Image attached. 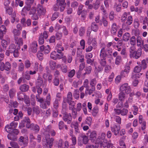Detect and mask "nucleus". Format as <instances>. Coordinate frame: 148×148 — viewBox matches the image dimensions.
I'll return each mask as SVG.
<instances>
[{"instance_id":"nucleus-49","label":"nucleus","mask_w":148,"mask_h":148,"mask_svg":"<svg viewBox=\"0 0 148 148\" xmlns=\"http://www.w3.org/2000/svg\"><path fill=\"white\" fill-rule=\"evenodd\" d=\"M75 74V70L74 69H73L69 72L68 76L69 77L72 78L74 76Z\"/></svg>"},{"instance_id":"nucleus-52","label":"nucleus","mask_w":148,"mask_h":148,"mask_svg":"<svg viewBox=\"0 0 148 148\" xmlns=\"http://www.w3.org/2000/svg\"><path fill=\"white\" fill-rule=\"evenodd\" d=\"M82 138H83V143L84 144H86L88 143V137L84 135L82 136Z\"/></svg>"},{"instance_id":"nucleus-42","label":"nucleus","mask_w":148,"mask_h":148,"mask_svg":"<svg viewBox=\"0 0 148 148\" xmlns=\"http://www.w3.org/2000/svg\"><path fill=\"white\" fill-rule=\"evenodd\" d=\"M86 73H84V74H90L92 70L91 67L90 66H88L86 68Z\"/></svg>"},{"instance_id":"nucleus-10","label":"nucleus","mask_w":148,"mask_h":148,"mask_svg":"<svg viewBox=\"0 0 148 148\" xmlns=\"http://www.w3.org/2000/svg\"><path fill=\"white\" fill-rule=\"evenodd\" d=\"M87 135L89 140L92 141L93 142L96 139L97 134L95 131H93L91 132H90L89 130V132L87 133Z\"/></svg>"},{"instance_id":"nucleus-50","label":"nucleus","mask_w":148,"mask_h":148,"mask_svg":"<svg viewBox=\"0 0 148 148\" xmlns=\"http://www.w3.org/2000/svg\"><path fill=\"white\" fill-rule=\"evenodd\" d=\"M58 13L55 12L51 18V21H53L55 20L58 16Z\"/></svg>"},{"instance_id":"nucleus-30","label":"nucleus","mask_w":148,"mask_h":148,"mask_svg":"<svg viewBox=\"0 0 148 148\" xmlns=\"http://www.w3.org/2000/svg\"><path fill=\"white\" fill-rule=\"evenodd\" d=\"M26 95H25L23 93L20 92L17 95L18 98L19 100L23 101Z\"/></svg>"},{"instance_id":"nucleus-62","label":"nucleus","mask_w":148,"mask_h":148,"mask_svg":"<svg viewBox=\"0 0 148 148\" xmlns=\"http://www.w3.org/2000/svg\"><path fill=\"white\" fill-rule=\"evenodd\" d=\"M87 59L86 62L87 63L89 64H90L91 65H92L93 63L94 62L95 60L93 59H91L90 58H86Z\"/></svg>"},{"instance_id":"nucleus-7","label":"nucleus","mask_w":148,"mask_h":148,"mask_svg":"<svg viewBox=\"0 0 148 148\" xmlns=\"http://www.w3.org/2000/svg\"><path fill=\"white\" fill-rule=\"evenodd\" d=\"M28 140L27 137H24L21 136L18 139V142L21 146L23 145L24 147H26L27 145Z\"/></svg>"},{"instance_id":"nucleus-39","label":"nucleus","mask_w":148,"mask_h":148,"mask_svg":"<svg viewBox=\"0 0 148 148\" xmlns=\"http://www.w3.org/2000/svg\"><path fill=\"white\" fill-rule=\"evenodd\" d=\"M140 66L143 69H145L147 66V65L146 63V61L145 60H143L141 62V64Z\"/></svg>"},{"instance_id":"nucleus-14","label":"nucleus","mask_w":148,"mask_h":148,"mask_svg":"<svg viewBox=\"0 0 148 148\" xmlns=\"http://www.w3.org/2000/svg\"><path fill=\"white\" fill-rule=\"evenodd\" d=\"M34 1V0H26L25 3L27 6L25 7L23 9H25L28 11H29L31 8V5L33 3Z\"/></svg>"},{"instance_id":"nucleus-46","label":"nucleus","mask_w":148,"mask_h":148,"mask_svg":"<svg viewBox=\"0 0 148 148\" xmlns=\"http://www.w3.org/2000/svg\"><path fill=\"white\" fill-rule=\"evenodd\" d=\"M1 44L3 49H5L6 48L8 45L7 42L5 40H2L1 42Z\"/></svg>"},{"instance_id":"nucleus-41","label":"nucleus","mask_w":148,"mask_h":148,"mask_svg":"<svg viewBox=\"0 0 148 148\" xmlns=\"http://www.w3.org/2000/svg\"><path fill=\"white\" fill-rule=\"evenodd\" d=\"M10 145L14 148H19L18 144L16 142H11L10 143Z\"/></svg>"},{"instance_id":"nucleus-63","label":"nucleus","mask_w":148,"mask_h":148,"mask_svg":"<svg viewBox=\"0 0 148 148\" xmlns=\"http://www.w3.org/2000/svg\"><path fill=\"white\" fill-rule=\"evenodd\" d=\"M64 123L63 121H61L59 123V127L60 130L62 129L64 127Z\"/></svg>"},{"instance_id":"nucleus-58","label":"nucleus","mask_w":148,"mask_h":148,"mask_svg":"<svg viewBox=\"0 0 148 148\" xmlns=\"http://www.w3.org/2000/svg\"><path fill=\"white\" fill-rule=\"evenodd\" d=\"M36 9L35 7H33L30 10V12L29 13V14L30 15L36 13Z\"/></svg>"},{"instance_id":"nucleus-23","label":"nucleus","mask_w":148,"mask_h":148,"mask_svg":"<svg viewBox=\"0 0 148 148\" xmlns=\"http://www.w3.org/2000/svg\"><path fill=\"white\" fill-rule=\"evenodd\" d=\"M117 31V27L116 24L113 23L112 25V27L111 30V32L112 34H115Z\"/></svg>"},{"instance_id":"nucleus-8","label":"nucleus","mask_w":148,"mask_h":148,"mask_svg":"<svg viewBox=\"0 0 148 148\" xmlns=\"http://www.w3.org/2000/svg\"><path fill=\"white\" fill-rule=\"evenodd\" d=\"M120 91L123 92H125L126 94L129 93L131 91V89L129 86H128V84L125 83L123 84L120 87Z\"/></svg>"},{"instance_id":"nucleus-27","label":"nucleus","mask_w":148,"mask_h":148,"mask_svg":"<svg viewBox=\"0 0 148 148\" xmlns=\"http://www.w3.org/2000/svg\"><path fill=\"white\" fill-rule=\"evenodd\" d=\"M14 128L12 127L10 125L6 126L5 128V131L9 133L12 132V131L13 130Z\"/></svg>"},{"instance_id":"nucleus-24","label":"nucleus","mask_w":148,"mask_h":148,"mask_svg":"<svg viewBox=\"0 0 148 148\" xmlns=\"http://www.w3.org/2000/svg\"><path fill=\"white\" fill-rule=\"evenodd\" d=\"M136 40L137 42V45L138 46H140L141 44L143 45V40H142L140 36H138L136 39Z\"/></svg>"},{"instance_id":"nucleus-26","label":"nucleus","mask_w":148,"mask_h":148,"mask_svg":"<svg viewBox=\"0 0 148 148\" xmlns=\"http://www.w3.org/2000/svg\"><path fill=\"white\" fill-rule=\"evenodd\" d=\"M133 18L132 16H130L127 17V21L126 23L127 25H131L132 23Z\"/></svg>"},{"instance_id":"nucleus-54","label":"nucleus","mask_w":148,"mask_h":148,"mask_svg":"<svg viewBox=\"0 0 148 148\" xmlns=\"http://www.w3.org/2000/svg\"><path fill=\"white\" fill-rule=\"evenodd\" d=\"M51 98L50 95H48L46 97L45 102L47 103V105L48 106H50V104Z\"/></svg>"},{"instance_id":"nucleus-53","label":"nucleus","mask_w":148,"mask_h":148,"mask_svg":"<svg viewBox=\"0 0 148 148\" xmlns=\"http://www.w3.org/2000/svg\"><path fill=\"white\" fill-rule=\"evenodd\" d=\"M9 95L10 98L13 97L15 95V91L14 89H12L9 91Z\"/></svg>"},{"instance_id":"nucleus-5","label":"nucleus","mask_w":148,"mask_h":148,"mask_svg":"<svg viewBox=\"0 0 148 148\" xmlns=\"http://www.w3.org/2000/svg\"><path fill=\"white\" fill-rule=\"evenodd\" d=\"M11 69V65L10 63L8 62H6L5 63L3 62H2L1 64H0V70L3 71L4 70L7 71H10Z\"/></svg>"},{"instance_id":"nucleus-55","label":"nucleus","mask_w":148,"mask_h":148,"mask_svg":"<svg viewBox=\"0 0 148 148\" xmlns=\"http://www.w3.org/2000/svg\"><path fill=\"white\" fill-rule=\"evenodd\" d=\"M127 13L124 12L121 17V21L123 22H125L127 17Z\"/></svg>"},{"instance_id":"nucleus-35","label":"nucleus","mask_w":148,"mask_h":148,"mask_svg":"<svg viewBox=\"0 0 148 148\" xmlns=\"http://www.w3.org/2000/svg\"><path fill=\"white\" fill-rule=\"evenodd\" d=\"M106 59L100 58L99 60L100 61V63L101 65L103 67L105 66L106 64Z\"/></svg>"},{"instance_id":"nucleus-9","label":"nucleus","mask_w":148,"mask_h":148,"mask_svg":"<svg viewBox=\"0 0 148 148\" xmlns=\"http://www.w3.org/2000/svg\"><path fill=\"white\" fill-rule=\"evenodd\" d=\"M39 95L36 96V98L37 101L40 103V106L43 109H46L47 108V105L45 102H44V100L42 98L39 97Z\"/></svg>"},{"instance_id":"nucleus-44","label":"nucleus","mask_w":148,"mask_h":148,"mask_svg":"<svg viewBox=\"0 0 148 148\" xmlns=\"http://www.w3.org/2000/svg\"><path fill=\"white\" fill-rule=\"evenodd\" d=\"M141 67L140 66H136L134 69V72L139 73L141 70Z\"/></svg>"},{"instance_id":"nucleus-16","label":"nucleus","mask_w":148,"mask_h":148,"mask_svg":"<svg viewBox=\"0 0 148 148\" xmlns=\"http://www.w3.org/2000/svg\"><path fill=\"white\" fill-rule=\"evenodd\" d=\"M107 54L105 50V48L103 47L100 52V58L106 59Z\"/></svg>"},{"instance_id":"nucleus-13","label":"nucleus","mask_w":148,"mask_h":148,"mask_svg":"<svg viewBox=\"0 0 148 148\" xmlns=\"http://www.w3.org/2000/svg\"><path fill=\"white\" fill-rule=\"evenodd\" d=\"M111 130L114 133L115 135H116L118 134L120 130V126L119 125H115L111 127Z\"/></svg>"},{"instance_id":"nucleus-11","label":"nucleus","mask_w":148,"mask_h":148,"mask_svg":"<svg viewBox=\"0 0 148 148\" xmlns=\"http://www.w3.org/2000/svg\"><path fill=\"white\" fill-rule=\"evenodd\" d=\"M62 55L59 54L56 52V51H53L50 55V57L54 60H56L57 59H60L62 58Z\"/></svg>"},{"instance_id":"nucleus-32","label":"nucleus","mask_w":148,"mask_h":148,"mask_svg":"<svg viewBox=\"0 0 148 148\" xmlns=\"http://www.w3.org/2000/svg\"><path fill=\"white\" fill-rule=\"evenodd\" d=\"M72 100V95L71 92H69L67 97V101L68 103H69Z\"/></svg>"},{"instance_id":"nucleus-57","label":"nucleus","mask_w":148,"mask_h":148,"mask_svg":"<svg viewBox=\"0 0 148 148\" xmlns=\"http://www.w3.org/2000/svg\"><path fill=\"white\" fill-rule=\"evenodd\" d=\"M100 21L103 22V25L104 26L106 27L108 26V22L106 20L105 18L103 17H102V19L100 20Z\"/></svg>"},{"instance_id":"nucleus-47","label":"nucleus","mask_w":148,"mask_h":148,"mask_svg":"<svg viewBox=\"0 0 148 148\" xmlns=\"http://www.w3.org/2000/svg\"><path fill=\"white\" fill-rule=\"evenodd\" d=\"M50 49L49 46V45H47L45 47L44 50V53L47 54L50 51Z\"/></svg>"},{"instance_id":"nucleus-4","label":"nucleus","mask_w":148,"mask_h":148,"mask_svg":"<svg viewBox=\"0 0 148 148\" xmlns=\"http://www.w3.org/2000/svg\"><path fill=\"white\" fill-rule=\"evenodd\" d=\"M16 47L15 45L12 44L10 45L8 50L10 51V53H13L14 56L15 57H17L18 56V50L19 49H17V48L16 49Z\"/></svg>"},{"instance_id":"nucleus-37","label":"nucleus","mask_w":148,"mask_h":148,"mask_svg":"<svg viewBox=\"0 0 148 148\" xmlns=\"http://www.w3.org/2000/svg\"><path fill=\"white\" fill-rule=\"evenodd\" d=\"M29 71H27L25 72V75H23L22 77H24V79L26 80H29L30 79V76L28 74Z\"/></svg>"},{"instance_id":"nucleus-40","label":"nucleus","mask_w":148,"mask_h":148,"mask_svg":"<svg viewBox=\"0 0 148 148\" xmlns=\"http://www.w3.org/2000/svg\"><path fill=\"white\" fill-rule=\"evenodd\" d=\"M87 13L86 11L84 10H83L81 12V17L82 20L84 21L86 18V15Z\"/></svg>"},{"instance_id":"nucleus-60","label":"nucleus","mask_w":148,"mask_h":148,"mask_svg":"<svg viewBox=\"0 0 148 148\" xmlns=\"http://www.w3.org/2000/svg\"><path fill=\"white\" fill-rule=\"evenodd\" d=\"M92 121V119L91 117H88L86 120V124L90 125H91Z\"/></svg>"},{"instance_id":"nucleus-22","label":"nucleus","mask_w":148,"mask_h":148,"mask_svg":"<svg viewBox=\"0 0 148 148\" xmlns=\"http://www.w3.org/2000/svg\"><path fill=\"white\" fill-rule=\"evenodd\" d=\"M130 37V34L128 32L125 33L123 37V40L124 41H127L129 40Z\"/></svg>"},{"instance_id":"nucleus-59","label":"nucleus","mask_w":148,"mask_h":148,"mask_svg":"<svg viewBox=\"0 0 148 148\" xmlns=\"http://www.w3.org/2000/svg\"><path fill=\"white\" fill-rule=\"evenodd\" d=\"M22 81L23 83H25L26 82V80L24 79V77L22 76L18 79L17 83L18 84H20Z\"/></svg>"},{"instance_id":"nucleus-33","label":"nucleus","mask_w":148,"mask_h":148,"mask_svg":"<svg viewBox=\"0 0 148 148\" xmlns=\"http://www.w3.org/2000/svg\"><path fill=\"white\" fill-rule=\"evenodd\" d=\"M49 64L50 65L51 69L52 70H53L56 65V63L53 61H51L49 62Z\"/></svg>"},{"instance_id":"nucleus-34","label":"nucleus","mask_w":148,"mask_h":148,"mask_svg":"<svg viewBox=\"0 0 148 148\" xmlns=\"http://www.w3.org/2000/svg\"><path fill=\"white\" fill-rule=\"evenodd\" d=\"M12 32L14 36H19L21 34L20 31L16 29H14Z\"/></svg>"},{"instance_id":"nucleus-56","label":"nucleus","mask_w":148,"mask_h":148,"mask_svg":"<svg viewBox=\"0 0 148 148\" xmlns=\"http://www.w3.org/2000/svg\"><path fill=\"white\" fill-rule=\"evenodd\" d=\"M25 102L27 106H29L30 105V101L29 98L28 97H27L26 95L24 98Z\"/></svg>"},{"instance_id":"nucleus-19","label":"nucleus","mask_w":148,"mask_h":148,"mask_svg":"<svg viewBox=\"0 0 148 148\" xmlns=\"http://www.w3.org/2000/svg\"><path fill=\"white\" fill-rule=\"evenodd\" d=\"M7 137L9 139L13 141H15L17 139V136L13 134L12 132L9 133Z\"/></svg>"},{"instance_id":"nucleus-38","label":"nucleus","mask_w":148,"mask_h":148,"mask_svg":"<svg viewBox=\"0 0 148 148\" xmlns=\"http://www.w3.org/2000/svg\"><path fill=\"white\" fill-rule=\"evenodd\" d=\"M122 59L121 56H117L115 60V64L117 65H119Z\"/></svg>"},{"instance_id":"nucleus-3","label":"nucleus","mask_w":148,"mask_h":148,"mask_svg":"<svg viewBox=\"0 0 148 148\" xmlns=\"http://www.w3.org/2000/svg\"><path fill=\"white\" fill-rule=\"evenodd\" d=\"M62 114L63 120L65 122H66L68 124H70L72 121L71 114L70 113L68 114L66 112L64 109H62Z\"/></svg>"},{"instance_id":"nucleus-36","label":"nucleus","mask_w":148,"mask_h":148,"mask_svg":"<svg viewBox=\"0 0 148 148\" xmlns=\"http://www.w3.org/2000/svg\"><path fill=\"white\" fill-rule=\"evenodd\" d=\"M39 43L40 45H42L44 43V39L43 37L42 33H41L40 36L39 38Z\"/></svg>"},{"instance_id":"nucleus-29","label":"nucleus","mask_w":148,"mask_h":148,"mask_svg":"<svg viewBox=\"0 0 148 148\" xmlns=\"http://www.w3.org/2000/svg\"><path fill=\"white\" fill-rule=\"evenodd\" d=\"M88 79H86L85 80L84 83V87L86 88V90L85 94H87L86 93V91H88V88H89V86L88 85Z\"/></svg>"},{"instance_id":"nucleus-2","label":"nucleus","mask_w":148,"mask_h":148,"mask_svg":"<svg viewBox=\"0 0 148 148\" xmlns=\"http://www.w3.org/2000/svg\"><path fill=\"white\" fill-rule=\"evenodd\" d=\"M135 48L133 46L130 47L129 50L130 56L136 59H138L141 56L142 53L141 49L139 48L137 51L135 50Z\"/></svg>"},{"instance_id":"nucleus-25","label":"nucleus","mask_w":148,"mask_h":148,"mask_svg":"<svg viewBox=\"0 0 148 148\" xmlns=\"http://www.w3.org/2000/svg\"><path fill=\"white\" fill-rule=\"evenodd\" d=\"M100 4V2L99 0H97L95 3L93 4V8L95 10H97L99 7Z\"/></svg>"},{"instance_id":"nucleus-20","label":"nucleus","mask_w":148,"mask_h":148,"mask_svg":"<svg viewBox=\"0 0 148 148\" xmlns=\"http://www.w3.org/2000/svg\"><path fill=\"white\" fill-rule=\"evenodd\" d=\"M29 86L28 85L25 84L19 87V89L22 92H26L29 90Z\"/></svg>"},{"instance_id":"nucleus-18","label":"nucleus","mask_w":148,"mask_h":148,"mask_svg":"<svg viewBox=\"0 0 148 148\" xmlns=\"http://www.w3.org/2000/svg\"><path fill=\"white\" fill-rule=\"evenodd\" d=\"M43 80L42 79L41 77H38L36 83V87H40L43 86Z\"/></svg>"},{"instance_id":"nucleus-1","label":"nucleus","mask_w":148,"mask_h":148,"mask_svg":"<svg viewBox=\"0 0 148 148\" xmlns=\"http://www.w3.org/2000/svg\"><path fill=\"white\" fill-rule=\"evenodd\" d=\"M25 126L27 128H31L36 133H38L40 130L39 126L37 125H34L33 123H30V120L28 117H25L22 121L19 126L20 127H23Z\"/></svg>"},{"instance_id":"nucleus-43","label":"nucleus","mask_w":148,"mask_h":148,"mask_svg":"<svg viewBox=\"0 0 148 148\" xmlns=\"http://www.w3.org/2000/svg\"><path fill=\"white\" fill-rule=\"evenodd\" d=\"M103 69L101 67L99 66L97 67L95 66V73L98 74V73L102 70Z\"/></svg>"},{"instance_id":"nucleus-17","label":"nucleus","mask_w":148,"mask_h":148,"mask_svg":"<svg viewBox=\"0 0 148 148\" xmlns=\"http://www.w3.org/2000/svg\"><path fill=\"white\" fill-rule=\"evenodd\" d=\"M119 99L121 101H124L127 98V97L124 92L120 91L119 94Z\"/></svg>"},{"instance_id":"nucleus-12","label":"nucleus","mask_w":148,"mask_h":148,"mask_svg":"<svg viewBox=\"0 0 148 148\" xmlns=\"http://www.w3.org/2000/svg\"><path fill=\"white\" fill-rule=\"evenodd\" d=\"M37 10L39 15H44L46 12V10L40 4L38 5Z\"/></svg>"},{"instance_id":"nucleus-64","label":"nucleus","mask_w":148,"mask_h":148,"mask_svg":"<svg viewBox=\"0 0 148 148\" xmlns=\"http://www.w3.org/2000/svg\"><path fill=\"white\" fill-rule=\"evenodd\" d=\"M25 66L27 68H29L31 65L30 62L28 60H27L25 62Z\"/></svg>"},{"instance_id":"nucleus-51","label":"nucleus","mask_w":148,"mask_h":148,"mask_svg":"<svg viewBox=\"0 0 148 148\" xmlns=\"http://www.w3.org/2000/svg\"><path fill=\"white\" fill-rule=\"evenodd\" d=\"M56 36L57 40H60L62 36V33L58 32L56 33Z\"/></svg>"},{"instance_id":"nucleus-6","label":"nucleus","mask_w":148,"mask_h":148,"mask_svg":"<svg viewBox=\"0 0 148 148\" xmlns=\"http://www.w3.org/2000/svg\"><path fill=\"white\" fill-rule=\"evenodd\" d=\"M99 139L98 138L96 140V143H99L100 144L101 146H103V148L107 147V148H110V146H112V144L109 141H108L106 139L103 140V141L101 142H98Z\"/></svg>"},{"instance_id":"nucleus-21","label":"nucleus","mask_w":148,"mask_h":148,"mask_svg":"<svg viewBox=\"0 0 148 148\" xmlns=\"http://www.w3.org/2000/svg\"><path fill=\"white\" fill-rule=\"evenodd\" d=\"M98 29V27L95 22H92L91 24V29L94 31L97 32Z\"/></svg>"},{"instance_id":"nucleus-15","label":"nucleus","mask_w":148,"mask_h":148,"mask_svg":"<svg viewBox=\"0 0 148 148\" xmlns=\"http://www.w3.org/2000/svg\"><path fill=\"white\" fill-rule=\"evenodd\" d=\"M14 39L16 44H17L18 45L17 49H20V46L22 45L23 44V40L22 38H19L15 36Z\"/></svg>"},{"instance_id":"nucleus-48","label":"nucleus","mask_w":148,"mask_h":148,"mask_svg":"<svg viewBox=\"0 0 148 148\" xmlns=\"http://www.w3.org/2000/svg\"><path fill=\"white\" fill-rule=\"evenodd\" d=\"M24 69V66L23 64L22 63H20L18 65V71H23Z\"/></svg>"},{"instance_id":"nucleus-28","label":"nucleus","mask_w":148,"mask_h":148,"mask_svg":"<svg viewBox=\"0 0 148 148\" xmlns=\"http://www.w3.org/2000/svg\"><path fill=\"white\" fill-rule=\"evenodd\" d=\"M54 140V139L52 138L48 140H47L46 143L49 145V148H51L53 145V141Z\"/></svg>"},{"instance_id":"nucleus-45","label":"nucleus","mask_w":148,"mask_h":148,"mask_svg":"<svg viewBox=\"0 0 148 148\" xmlns=\"http://www.w3.org/2000/svg\"><path fill=\"white\" fill-rule=\"evenodd\" d=\"M130 43L132 45H134L136 42V38L134 36H132L130 38Z\"/></svg>"},{"instance_id":"nucleus-31","label":"nucleus","mask_w":148,"mask_h":148,"mask_svg":"<svg viewBox=\"0 0 148 148\" xmlns=\"http://www.w3.org/2000/svg\"><path fill=\"white\" fill-rule=\"evenodd\" d=\"M33 110L34 112L36 114H39L40 113L39 108L38 106H36L33 108Z\"/></svg>"},{"instance_id":"nucleus-61","label":"nucleus","mask_w":148,"mask_h":148,"mask_svg":"<svg viewBox=\"0 0 148 148\" xmlns=\"http://www.w3.org/2000/svg\"><path fill=\"white\" fill-rule=\"evenodd\" d=\"M128 110L127 109H123L121 110V114L123 116L125 115L128 113Z\"/></svg>"}]
</instances>
